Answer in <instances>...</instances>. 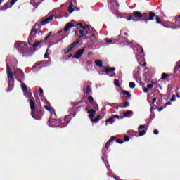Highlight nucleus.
Segmentation results:
<instances>
[{"mask_svg":"<svg viewBox=\"0 0 180 180\" xmlns=\"http://www.w3.org/2000/svg\"><path fill=\"white\" fill-rule=\"evenodd\" d=\"M6 72H7V77L8 79V91H12L13 89V86L15 85V80L13 79V75L16 79H20L25 77V73L20 69H15L14 73L12 72V70H11V67L9 64L6 63Z\"/></svg>","mask_w":180,"mask_h":180,"instance_id":"1","label":"nucleus"},{"mask_svg":"<svg viewBox=\"0 0 180 180\" xmlns=\"http://www.w3.org/2000/svg\"><path fill=\"white\" fill-rule=\"evenodd\" d=\"M132 16L136 19H141V20H143L147 25L148 22L151 20H154V18H155V13L153 11H149L148 13H141L140 11H134L132 13Z\"/></svg>","mask_w":180,"mask_h":180,"instance_id":"2","label":"nucleus"},{"mask_svg":"<svg viewBox=\"0 0 180 180\" xmlns=\"http://www.w3.org/2000/svg\"><path fill=\"white\" fill-rule=\"evenodd\" d=\"M14 46L18 49L19 53L22 54V57H25L26 54H30V50L26 49L27 47V44L18 41L15 43Z\"/></svg>","mask_w":180,"mask_h":180,"instance_id":"3","label":"nucleus"},{"mask_svg":"<svg viewBox=\"0 0 180 180\" xmlns=\"http://www.w3.org/2000/svg\"><path fill=\"white\" fill-rule=\"evenodd\" d=\"M45 109H46V110H49V112H51L52 117H53V119L49 118V126L51 127H57L58 126V124H57V123H58V120H56V112H54V109L47 105H45Z\"/></svg>","mask_w":180,"mask_h":180,"instance_id":"4","label":"nucleus"},{"mask_svg":"<svg viewBox=\"0 0 180 180\" xmlns=\"http://www.w3.org/2000/svg\"><path fill=\"white\" fill-rule=\"evenodd\" d=\"M16 2H18V0H11L10 2H6L1 6L0 11H6L9 9V8H12Z\"/></svg>","mask_w":180,"mask_h":180,"instance_id":"5","label":"nucleus"},{"mask_svg":"<svg viewBox=\"0 0 180 180\" xmlns=\"http://www.w3.org/2000/svg\"><path fill=\"white\" fill-rule=\"evenodd\" d=\"M103 68L106 75H108V77H115V75H116V74L115 73L112 74V72H115V71H116V68H110L109 66H104Z\"/></svg>","mask_w":180,"mask_h":180,"instance_id":"6","label":"nucleus"},{"mask_svg":"<svg viewBox=\"0 0 180 180\" xmlns=\"http://www.w3.org/2000/svg\"><path fill=\"white\" fill-rule=\"evenodd\" d=\"M39 26V24L36 23L35 26L33 27L31 30L30 37L28 38V43L30 44V40H32V38H34L36 37V34H37V29H36V26Z\"/></svg>","mask_w":180,"mask_h":180,"instance_id":"7","label":"nucleus"},{"mask_svg":"<svg viewBox=\"0 0 180 180\" xmlns=\"http://www.w3.org/2000/svg\"><path fill=\"white\" fill-rule=\"evenodd\" d=\"M54 16L50 15L47 18L41 21V26H44V25H47L48 23H50L53 19Z\"/></svg>","mask_w":180,"mask_h":180,"instance_id":"8","label":"nucleus"},{"mask_svg":"<svg viewBox=\"0 0 180 180\" xmlns=\"http://www.w3.org/2000/svg\"><path fill=\"white\" fill-rule=\"evenodd\" d=\"M85 51L84 49H82L80 50H79L74 56H73V58H76L77 60H78V58H81V57L82 56V55L84 54V52Z\"/></svg>","mask_w":180,"mask_h":180,"instance_id":"9","label":"nucleus"},{"mask_svg":"<svg viewBox=\"0 0 180 180\" xmlns=\"http://www.w3.org/2000/svg\"><path fill=\"white\" fill-rule=\"evenodd\" d=\"M79 44V40H78L77 41H74L70 45H69L67 51H65V54L70 53V51H71L72 49H74V47H75V46H77V44Z\"/></svg>","mask_w":180,"mask_h":180,"instance_id":"10","label":"nucleus"},{"mask_svg":"<svg viewBox=\"0 0 180 180\" xmlns=\"http://www.w3.org/2000/svg\"><path fill=\"white\" fill-rule=\"evenodd\" d=\"M30 108H31V110H32V117L34 118V119H37L35 116L36 115V112H34V102H33V101H30Z\"/></svg>","mask_w":180,"mask_h":180,"instance_id":"11","label":"nucleus"},{"mask_svg":"<svg viewBox=\"0 0 180 180\" xmlns=\"http://www.w3.org/2000/svg\"><path fill=\"white\" fill-rule=\"evenodd\" d=\"M91 86H92V83L91 82H84L83 91H91Z\"/></svg>","mask_w":180,"mask_h":180,"instance_id":"12","label":"nucleus"},{"mask_svg":"<svg viewBox=\"0 0 180 180\" xmlns=\"http://www.w3.org/2000/svg\"><path fill=\"white\" fill-rule=\"evenodd\" d=\"M88 101L91 105H93L94 109H97V110L99 109L98 104H96V102H95L92 96H89Z\"/></svg>","mask_w":180,"mask_h":180,"instance_id":"13","label":"nucleus"},{"mask_svg":"<svg viewBox=\"0 0 180 180\" xmlns=\"http://www.w3.org/2000/svg\"><path fill=\"white\" fill-rule=\"evenodd\" d=\"M75 26V25H74L72 22H68V24H66V25L63 28V32H68L70 29H72V27H74Z\"/></svg>","mask_w":180,"mask_h":180,"instance_id":"14","label":"nucleus"},{"mask_svg":"<svg viewBox=\"0 0 180 180\" xmlns=\"http://www.w3.org/2000/svg\"><path fill=\"white\" fill-rule=\"evenodd\" d=\"M120 95L122 96H123L124 98H126V99H129V98H131V96L130 93H129L128 91H122L120 92Z\"/></svg>","mask_w":180,"mask_h":180,"instance_id":"15","label":"nucleus"},{"mask_svg":"<svg viewBox=\"0 0 180 180\" xmlns=\"http://www.w3.org/2000/svg\"><path fill=\"white\" fill-rule=\"evenodd\" d=\"M133 116V111L128 110L123 113V117H131Z\"/></svg>","mask_w":180,"mask_h":180,"instance_id":"16","label":"nucleus"},{"mask_svg":"<svg viewBox=\"0 0 180 180\" xmlns=\"http://www.w3.org/2000/svg\"><path fill=\"white\" fill-rule=\"evenodd\" d=\"M108 123H110V124H113V123H115V118H113L112 115L111 117L105 120V126H108Z\"/></svg>","mask_w":180,"mask_h":180,"instance_id":"17","label":"nucleus"},{"mask_svg":"<svg viewBox=\"0 0 180 180\" xmlns=\"http://www.w3.org/2000/svg\"><path fill=\"white\" fill-rule=\"evenodd\" d=\"M42 42L43 41H36L32 45L34 50H36V49H37V47H39V46H40Z\"/></svg>","mask_w":180,"mask_h":180,"instance_id":"18","label":"nucleus"},{"mask_svg":"<svg viewBox=\"0 0 180 180\" xmlns=\"http://www.w3.org/2000/svg\"><path fill=\"white\" fill-rule=\"evenodd\" d=\"M95 64L96 65H97V67H100V68L103 67V63L102 62L101 60H96Z\"/></svg>","mask_w":180,"mask_h":180,"instance_id":"19","label":"nucleus"},{"mask_svg":"<svg viewBox=\"0 0 180 180\" xmlns=\"http://www.w3.org/2000/svg\"><path fill=\"white\" fill-rule=\"evenodd\" d=\"M96 112V111L94 110H90L88 111V113H89V117L90 119H92L94 117V116H95V113Z\"/></svg>","mask_w":180,"mask_h":180,"instance_id":"20","label":"nucleus"},{"mask_svg":"<svg viewBox=\"0 0 180 180\" xmlns=\"http://www.w3.org/2000/svg\"><path fill=\"white\" fill-rule=\"evenodd\" d=\"M155 19H156V23H158V25H164V22H162V21L161 20V19L160 18V16L157 15L155 14Z\"/></svg>","mask_w":180,"mask_h":180,"instance_id":"21","label":"nucleus"},{"mask_svg":"<svg viewBox=\"0 0 180 180\" xmlns=\"http://www.w3.org/2000/svg\"><path fill=\"white\" fill-rule=\"evenodd\" d=\"M169 78V75L167 73H162L161 76V79H163V81H166V79H168Z\"/></svg>","mask_w":180,"mask_h":180,"instance_id":"22","label":"nucleus"},{"mask_svg":"<svg viewBox=\"0 0 180 180\" xmlns=\"http://www.w3.org/2000/svg\"><path fill=\"white\" fill-rule=\"evenodd\" d=\"M68 11L70 13H72V12H74V4H72V2L70 3Z\"/></svg>","mask_w":180,"mask_h":180,"instance_id":"23","label":"nucleus"},{"mask_svg":"<svg viewBox=\"0 0 180 180\" xmlns=\"http://www.w3.org/2000/svg\"><path fill=\"white\" fill-rule=\"evenodd\" d=\"M129 106H130L129 102L122 103L120 104V108H129Z\"/></svg>","mask_w":180,"mask_h":180,"instance_id":"24","label":"nucleus"},{"mask_svg":"<svg viewBox=\"0 0 180 180\" xmlns=\"http://www.w3.org/2000/svg\"><path fill=\"white\" fill-rule=\"evenodd\" d=\"M24 95H25V96H26L27 98H29L30 99V98H32V93H30V91H24Z\"/></svg>","mask_w":180,"mask_h":180,"instance_id":"25","label":"nucleus"},{"mask_svg":"<svg viewBox=\"0 0 180 180\" xmlns=\"http://www.w3.org/2000/svg\"><path fill=\"white\" fill-rule=\"evenodd\" d=\"M129 88H131V89H134V88H136V83L131 82L129 84Z\"/></svg>","mask_w":180,"mask_h":180,"instance_id":"26","label":"nucleus"},{"mask_svg":"<svg viewBox=\"0 0 180 180\" xmlns=\"http://www.w3.org/2000/svg\"><path fill=\"white\" fill-rule=\"evenodd\" d=\"M41 64H44V61L37 62L36 63H34L32 68H36V67H37L38 65H41Z\"/></svg>","mask_w":180,"mask_h":180,"instance_id":"27","label":"nucleus"},{"mask_svg":"<svg viewBox=\"0 0 180 180\" xmlns=\"http://www.w3.org/2000/svg\"><path fill=\"white\" fill-rule=\"evenodd\" d=\"M100 119H101V116L98 115L95 119H91V122H93L94 123H98Z\"/></svg>","mask_w":180,"mask_h":180,"instance_id":"28","label":"nucleus"},{"mask_svg":"<svg viewBox=\"0 0 180 180\" xmlns=\"http://www.w3.org/2000/svg\"><path fill=\"white\" fill-rule=\"evenodd\" d=\"M153 86L154 85L148 84H147V88L143 89V91H148V89H151Z\"/></svg>","mask_w":180,"mask_h":180,"instance_id":"29","label":"nucleus"},{"mask_svg":"<svg viewBox=\"0 0 180 180\" xmlns=\"http://www.w3.org/2000/svg\"><path fill=\"white\" fill-rule=\"evenodd\" d=\"M79 34H81V35L79 37V39H82V37H85V34H84V30H79Z\"/></svg>","mask_w":180,"mask_h":180,"instance_id":"30","label":"nucleus"},{"mask_svg":"<svg viewBox=\"0 0 180 180\" xmlns=\"http://www.w3.org/2000/svg\"><path fill=\"white\" fill-rule=\"evenodd\" d=\"M105 43L108 44H114L113 39H109V38L105 39Z\"/></svg>","mask_w":180,"mask_h":180,"instance_id":"31","label":"nucleus"},{"mask_svg":"<svg viewBox=\"0 0 180 180\" xmlns=\"http://www.w3.org/2000/svg\"><path fill=\"white\" fill-rule=\"evenodd\" d=\"M156 89L157 91H161L162 90V86H161V84H156Z\"/></svg>","mask_w":180,"mask_h":180,"instance_id":"32","label":"nucleus"},{"mask_svg":"<svg viewBox=\"0 0 180 180\" xmlns=\"http://www.w3.org/2000/svg\"><path fill=\"white\" fill-rule=\"evenodd\" d=\"M114 85H115V86H117L118 88L120 86V84H119V80L118 79H115L114 80Z\"/></svg>","mask_w":180,"mask_h":180,"instance_id":"33","label":"nucleus"},{"mask_svg":"<svg viewBox=\"0 0 180 180\" xmlns=\"http://www.w3.org/2000/svg\"><path fill=\"white\" fill-rule=\"evenodd\" d=\"M119 40H120V36L117 37L115 39H112V42L115 44V43H117V41H119Z\"/></svg>","mask_w":180,"mask_h":180,"instance_id":"34","label":"nucleus"},{"mask_svg":"<svg viewBox=\"0 0 180 180\" xmlns=\"http://www.w3.org/2000/svg\"><path fill=\"white\" fill-rule=\"evenodd\" d=\"M112 140H113V138H111L110 140H109L107 143L105 144V148H108L110 146V143L112 142Z\"/></svg>","mask_w":180,"mask_h":180,"instance_id":"35","label":"nucleus"},{"mask_svg":"<svg viewBox=\"0 0 180 180\" xmlns=\"http://www.w3.org/2000/svg\"><path fill=\"white\" fill-rule=\"evenodd\" d=\"M112 117L114 119H124V117H123V116H118V115H112Z\"/></svg>","mask_w":180,"mask_h":180,"instance_id":"36","label":"nucleus"},{"mask_svg":"<svg viewBox=\"0 0 180 180\" xmlns=\"http://www.w3.org/2000/svg\"><path fill=\"white\" fill-rule=\"evenodd\" d=\"M127 20H128V21L134 20V22H137V20L131 17V15H129V17L127 18Z\"/></svg>","mask_w":180,"mask_h":180,"instance_id":"37","label":"nucleus"},{"mask_svg":"<svg viewBox=\"0 0 180 180\" xmlns=\"http://www.w3.org/2000/svg\"><path fill=\"white\" fill-rule=\"evenodd\" d=\"M51 34H53V32H50L48 34V36L44 38V41H46V40H49V39H50V37L51 36Z\"/></svg>","mask_w":180,"mask_h":180,"instance_id":"38","label":"nucleus"},{"mask_svg":"<svg viewBox=\"0 0 180 180\" xmlns=\"http://www.w3.org/2000/svg\"><path fill=\"white\" fill-rule=\"evenodd\" d=\"M21 87L22 91H27V86H26L25 84H22Z\"/></svg>","mask_w":180,"mask_h":180,"instance_id":"39","label":"nucleus"},{"mask_svg":"<svg viewBox=\"0 0 180 180\" xmlns=\"http://www.w3.org/2000/svg\"><path fill=\"white\" fill-rule=\"evenodd\" d=\"M146 131H147V129L143 130L142 131L139 132V136L141 137V136H144L146 134Z\"/></svg>","mask_w":180,"mask_h":180,"instance_id":"40","label":"nucleus"},{"mask_svg":"<svg viewBox=\"0 0 180 180\" xmlns=\"http://www.w3.org/2000/svg\"><path fill=\"white\" fill-rule=\"evenodd\" d=\"M136 70H137L136 75H140V71L141 70V66H138Z\"/></svg>","mask_w":180,"mask_h":180,"instance_id":"41","label":"nucleus"},{"mask_svg":"<svg viewBox=\"0 0 180 180\" xmlns=\"http://www.w3.org/2000/svg\"><path fill=\"white\" fill-rule=\"evenodd\" d=\"M82 29H83V30H90L91 28H89V26H82Z\"/></svg>","mask_w":180,"mask_h":180,"instance_id":"42","label":"nucleus"},{"mask_svg":"<svg viewBox=\"0 0 180 180\" xmlns=\"http://www.w3.org/2000/svg\"><path fill=\"white\" fill-rule=\"evenodd\" d=\"M44 58H49V49L46 51V53L44 54Z\"/></svg>","mask_w":180,"mask_h":180,"instance_id":"43","label":"nucleus"},{"mask_svg":"<svg viewBox=\"0 0 180 180\" xmlns=\"http://www.w3.org/2000/svg\"><path fill=\"white\" fill-rule=\"evenodd\" d=\"M178 70H179V68L178 67V65H176V66L174 67V72H178Z\"/></svg>","mask_w":180,"mask_h":180,"instance_id":"44","label":"nucleus"},{"mask_svg":"<svg viewBox=\"0 0 180 180\" xmlns=\"http://www.w3.org/2000/svg\"><path fill=\"white\" fill-rule=\"evenodd\" d=\"M171 102H175L176 99H175V95H173L172 97L170 99Z\"/></svg>","mask_w":180,"mask_h":180,"instance_id":"45","label":"nucleus"},{"mask_svg":"<svg viewBox=\"0 0 180 180\" xmlns=\"http://www.w3.org/2000/svg\"><path fill=\"white\" fill-rule=\"evenodd\" d=\"M88 33H89V30H85V32H84V37H86V34H88Z\"/></svg>","mask_w":180,"mask_h":180,"instance_id":"46","label":"nucleus"},{"mask_svg":"<svg viewBox=\"0 0 180 180\" xmlns=\"http://www.w3.org/2000/svg\"><path fill=\"white\" fill-rule=\"evenodd\" d=\"M124 141H129V137L124 136Z\"/></svg>","mask_w":180,"mask_h":180,"instance_id":"47","label":"nucleus"},{"mask_svg":"<svg viewBox=\"0 0 180 180\" xmlns=\"http://www.w3.org/2000/svg\"><path fill=\"white\" fill-rule=\"evenodd\" d=\"M144 127H146V126L144 125H140L138 128V130H140L141 129H144Z\"/></svg>","mask_w":180,"mask_h":180,"instance_id":"48","label":"nucleus"},{"mask_svg":"<svg viewBox=\"0 0 180 180\" xmlns=\"http://www.w3.org/2000/svg\"><path fill=\"white\" fill-rule=\"evenodd\" d=\"M92 37H95V40H96V36L95 35V34H91V38H92Z\"/></svg>","mask_w":180,"mask_h":180,"instance_id":"49","label":"nucleus"},{"mask_svg":"<svg viewBox=\"0 0 180 180\" xmlns=\"http://www.w3.org/2000/svg\"><path fill=\"white\" fill-rule=\"evenodd\" d=\"M117 143H119V144H123V141H120V140H117Z\"/></svg>","mask_w":180,"mask_h":180,"instance_id":"50","label":"nucleus"},{"mask_svg":"<svg viewBox=\"0 0 180 180\" xmlns=\"http://www.w3.org/2000/svg\"><path fill=\"white\" fill-rule=\"evenodd\" d=\"M177 98H180V91L176 93Z\"/></svg>","mask_w":180,"mask_h":180,"instance_id":"51","label":"nucleus"},{"mask_svg":"<svg viewBox=\"0 0 180 180\" xmlns=\"http://www.w3.org/2000/svg\"><path fill=\"white\" fill-rule=\"evenodd\" d=\"M77 26H80V27H82V22L77 23Z\"/></svg>","mask_w":180,"mask_h":180,"instance_id":"52","label":"nucleus"},{"mask_svg":"<svg viewBox=\"0 0 180 180\" xmlns=\"http://www.w3.org/2000/svg\"><path fill=\"white\" fill-rule=\"evenodd\" d=\"M176 19H179V22H180V15H176Z\"/></svg>","mask_w":180,"mask_h":180,"instance_id":"53","label":"nucleus"},{"mask_svg":"<svg viewBox=\"0 0 180 180\" xmlns=\"http://www.w3.org/2000/svg\"><path fill=\"white\" fill-rule=\"evenodd\" d=\"M38 92H39L40 96H41V95H43V91H38Z\"/></svg>","mask_w":180,"mask_h":180,"instance_id":"54","label":"nucleus"},{"mask_svg":"<svg viewBox=\"0 0 180 180\" xmlns=\"http://www.w3.org/2000/svg\"><path fill=\"white\" fill-rule=\"evenodd\" d=\"M141 53L142 54H144V49H143V48H141Z\"/></svg>","mask_w":180,"mask_h":180,"instance_id":"55","label":"nucleus"},{"mask_svg":"<svg viewBox=\"0 0 180 180\" xmlns=\"http://www.w3.org/2000/svg\"><path fill=\"white\" fill-rule=\"evenodd\" d=\"M153 133H154V134H158V130H155V131H153Z\"/></svg>","mask_w":180,"mask_h":180,"instance_id":"56","label":"nucleus"},{"mask_svg":"<svg viewBox=\"0 0 180 180\" xmlns=\"http://www.w3.org/2000/svg\"><path fill=\"white\" fill-rule=\"evenodd\" d=\"M164 108H160L158 109V112H161V110H162Z\"/></svg>","mask_w":180,"mask_h":180,"instance_id":"57","label":"nucleus"},{"mask_svg":"<svg viewBox=\"0 0 180 180\" xmlns=\"http://www.w3.org/2000/svg\"><path fill=\"white\" fill-rule=\"evenodd\" d=\"M155 101H157V98H153V103H154V102H155Z\"/></svg>","mask_w":180,"mask_h":180,"instance_id":"58","label":"nucleus"},{"mask_svg":"<svg viewBox=\"0 0 180 180\" xmlns=\"http://www.w3.org/2000/svg\"><path fill=\"white\" fill-rule=\"evenodd\" d=\"M166 105H172V103H171V102H167V103H166Z\"/></svg>","mask_w":180,"mask_h":180,"instance_id":"59","label":"nucleus"},{"mask_svg":"<svg viewBox=\"0 0 180 180\" xmlns=\"http://www.w3.org/2000/svg\"><path fill=\"white\" fill-rule=\"evenodd\" d=\"M58 33L59 34H61V33H63V30L58 31Z\"/></svg>","mask_w":180,"mask_h":180,"instance_id":"60","label":"nucleus"},{"mask_svg":"<svg viewBox=\"0 0 180 180\" xmlns=\"http://www.w3.org/2000/svg\"><path fill=\"white\" fill-rule=\"evenodd\" d=\"M39 91H43V89L41 87H39Z\"/></svg>","mask_w":180,"mask_h":180,"instance_id":"61","label":"nucleus"},{"mask_svg":"<svg viewBox=\"0 0 180 180\" xmlns=\"http://www.w3.org/2000/svg\"><path fill=\"white\" fill-rule=\"evenodd\" d=\"M67 36H68V34H65L63 36V37L62 39H65V37H67Z\"/></svg>","mask_w":180,"mask_h":180,"instance_id":"62","label":"nucleus"},{"mask_svg":"<svg viewBox=\"0 0 180 180\" xmlns=\"http://www.w3.org/2000/svg\"><path fill=\"white\" fill-rule=\"evenodd\" d=\"M75 10L77 11H79V8H75Z\"/></svg>","mask_w":180,"mask_h":180,"instance_id":"63","label":"nucleus"},{"mask_svg":"<svg viewBox=\"0 0 180 180\" xmlns=\"http://www.w3.org/2000/svg\"><path fill=\"white\" fill-rule=\"evenodd\" d=\"M2 5V1L0 0V6Z\"/></svg>","mask_w":180,"mask_h":180,"instance_id":"64","label":"nucleus"}]
</instances>
